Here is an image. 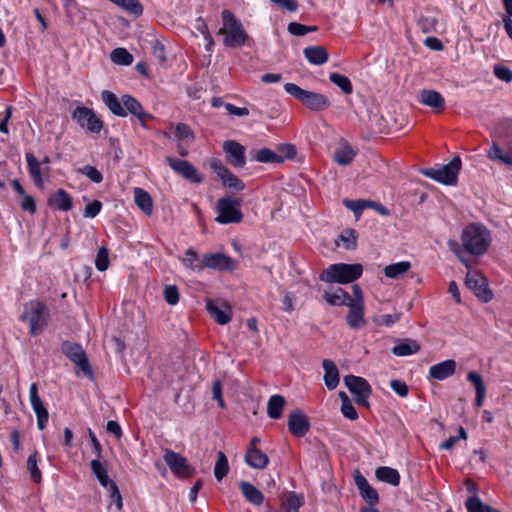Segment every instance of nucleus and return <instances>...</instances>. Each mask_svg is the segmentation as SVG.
<instances>
[{
  "mask_svg": "<svg viewBox=\"0 0 512 512\" xmlns=\"http://www.w3.org/2000/svg\"><path fill=\"white\" fill-rule=\"evenodd\" d=\"M461 242L462 246L457 241L450 240L448 245L459 261L467 268H470V262L466 257V253L475 256L483 255L491 243V235L484 225L472 223L463 229Z\"/></svg>",
  "mask_w": 512,
  "mask_h": 512,
  "instance_id": "nucleus-1",
  "label": "nucleus"
},
{
  "mask_svg": "<svg viewBox=\"0 0 512 512\" xmlns=\"http://www.w3.org/2000/svg\"><path fill=\"white\" fill-rule=\"evenodd\" d=\"M101 99L113 115L126 117L131 114L138 119L144 128L146 127V121L152 119V115L144 111L141 103L129 94H124L119 99L115 93L104 90L101 93Z\"/></svg>",
  "mask_w": 512,
  "mask_h": 512,
  "instance_id": "nucleus-2",
  "label": "nucleus"
},
{
  "mask_svg": "<svg viewBox=\"0 0 512 512\" xmlns=\"http://www.w3.org/2000/svg\"><path fill=\"white\" fill-rule=\"evenodd\" d=\"M362 273L363 267L361 264L337 263L322 271L319 279L326 283L346 284L359 279Z\"/></svg>",
  "mask_w": 512,
  "mask_h": 512,
  "instance_id": "nucleus-3",
  "label": "nucleus"
},
{
  "mask_svg": "<svg viewBox=\"0 0 512 512\" xmlns=\"http://www.w3.org/2000/svg\"><path fill=\"white\" fill-rule=\"evenodd\" d=\"M223 28L219 33L224 34L223 43L226 47H241L248 39V34L243 28L242 23L234 16V14L227 9L221 13Z\"/></svg>",
  "mask_w": 512,
  "mask_h": 512,
  "instance_id": "nucleus-4",
  "label": "nucleus"
},
{
  "mask_svg": "<svg viewBox=\"0 0 512 512\" xmlns=\"http://www.w3.org/2000/svg\"><path fill=\"white\" fill-rule=\"evenodd\" d=\"M284 90L300 101L306 108L313 111H323L331 105V101L326 95L302 89L294 83H286Z\"/></svg>",
  "mask_w": 512,
  "mask_h": 512,
  "instance_id": "nucleus-5",
  "label": "nucleus"
},
{
  "mask_svg": "<svg viewBox=\"0 0 512 512\" xmlns=\"http://www.w3.org/2000/svg\"><path fill=\"white\" fill-rule=\"evenodd\" d=\"M48 316V309L41 301H31L25 305L22 318L28 320L31 336H36L42 332L47 325Z\"/></svg>",
  "mask_w": 512,
  "mask_h": 512,
  "instance_id": "nucleus-6",
  "label": "nucleus"
},
{
  "mask_svg": "<svg viewBox=\"0 0 512 512\" xmlns=\"http://www.w3.org/2000/svg\"><path fill=\"white\" fill-rule=\"evenodd\" d=\"M461 159L455 156L448 164L440 168H428L422 170V174L445 185H455L457 183L458 174L461 170Z\"/></svg>",
  "mask_w": 512,
  "mask_h": 512,
  "instance_id": "nucleus-7",
  "label": "nucleus"
},
{
  "mask_svg": "<svg viewBox=\"0 0 512 512\" xmlns=\"http://www.w3.org/2000/svg\"><path fill=\"white\" fill-rule=\"evenodd\" d=\"M241 200L231 197L220 198L217 202L216 210L218 216L216 222L220 224L240 223L243 214L240 210Z\"/></svg>",
  "mask_w": 512,
  "mask_h": 512,
  "instance_id": "nucleus-8",
  "label": "nucleus"
},
{
  "mask_svg": "<svg viewBox=\"0 0 512 512\" xmlns=\"http://www.w3.org/2000/svg\"><path fill=\"white\" fill-rule=\"evenodd\" d=\"M344 384L349 392L354 396V401L364 407H369V397L372 394V387L369 382L359 376L346 375Z\"/></svg>",
  "mask_w": 512,
  "mask_h": 512,
  "instance_id": "nucleus-9",
  "label": "nucleus"
},
{
  "mask_svg": "<svg viewBox=\"0 0 512 512\" xmlns=\"http://www.w3.org/2000/svg\"><path fill=\"white\" fill-rule=\"evenodd\" d=\"M71 117L77 124L90 133L98 134L103 129V121L96 113L85 106H77L71 113Z\"/></svg>",
  "mask_w": 512,
  "mask_h": 512,
  "instance_id": "nucleus-10",
  "label": "nucleus"
},
{
  "mask_svg": "<svg viewBox=\"0 0 512 512\" xmlns=\"http://www.w3.org/2000/svg\"><path fill=\"white\" fill-rule=\"evenodd\" d=\"M63 354L71 360L89 378H93V370L81 345L69 341L62 343Z\"/></svg>",
  "mask_w": 512,
  "mask_h": 512,
  "instance_id": "nucleus-11",
  "label": "nucleus"
},
{
  "mask_svg": "<svg viewBox=\"0 0 512 512\" xmlns=\"http://www.w3.org/2000/svg\"><path fill=\"white\" fill-rule=\"evenodd\" d=\"M163 459L171 472L179 478H189L195 472L184 456L171 449H164Z\"/></svg>",
  "mask_w": 512,
  "mask_h": 512,
  "instance_id": "nucleus-12",
  "label": "nucleus"
},
{
  "mask_svg": "<svg viewBox=\"0 0 512 512\" xmlns=\"http://www.w3.org/2000/svg\"><path fill=\"white\" fill-rule=\"evenodd\" d=\"M466 286L479 298L487 303L492 300L493 293L488 288L487 279L478 271H469L465 279Z\"/></svg>",
  "mask_w": 512,
  "mask_h": 512,
  "instance_id": "nucleus-13",
  "label": "nucleus"
},
{
  "mask_svg": "<svg viewBox=\"0 0 512 512\" xmlns=\"http://www.w3.org/2000/svg\"><path fill=\"white\" fill-rule=\"evenodd\" d=\"M210 168L220 178L222 185L226 188L236 191H242L245 188L244 182L234 175L222 162L217 158L210 161Z\"/></svg>",
  "mask_w": 512,
  "mask_h": 512,
  "instance_id": "nucleus-14",
  "label": "nucleus"
},
{
  "mask_svg": "<svg viewBox=\"0 0 512 512\" xmlns=\"http://www.w3.org/2000/svg\"><path fill=\"white\" fill-rule=\"evenodd\" d=\"M166 162L172 170L180 174L191 183H201L203 181V177L190 162L174 157H167Z\"/></svg>",
  "mask_w": 512,
  "mask_h": 512,
  "instance_id": "nucleus-15",
  "label": "nucleus"
},
{
  "mask_svg": "<svg viewBox=\"0 0 512 512\" xmlns=\"http://www.w3.org/2000/svg\"><path fill=\"white\" fill-rule=\"evenodd\" d=\"M288 430L295 437H304L310 430V421L300 409L293 410L288 415Z\"/></svg>",
  "mask_w": 512,
  "mask_h": 512,
  "instance_id": "nucleus-16",
  "label": "nucleus"
},
{
  "mask_svg": "<svg viewBox=\"0 0 512 512\" xmlns=\"http://www.w3.org/2000/svg\"><path fill=\"white\" fill-rule=\"evenodd\" d=\"M205 268H211L220 271H233L238 262L230 256L223 253H211L204 255Z\"/></svg>",
  "mask_w": 512,
  "mask_h": 512,
  "instance_id": "nucleus-17",
  "label": "nucleus"
},
{
  "mask_svg": "<svg viewBox=\"0 0 512 512\" xmlns=\"http://www.w3.org/2000/svg\"><path fill=\"white\" fill-rule=\"evenodd\" d=\"M206 309L209 315L220 325H225L231 321V307L226 302L208 299Z\"/></svg>",
  "mask_w": 512,
  "mask_h": 512,
  "instance_id": "nucleus-18",
  "label": "nucleus"
},
{
  "mask_svg": "<svg viewBox=\"0 0 512 512\" xmlns=\"http://www.w3.org/2000/svg\"><path fill=\"white\" fill-rule=\"evenodd\" d=\"M223 150L227 154V160L235 168H243L246 164L245 147L235 140H227L223 143Z\"/></svg>",
  "mask_w": 512,
  "mask_h": 512,
  "instance_id": "nucleus-19",
  "label": "nucleus"
},
{
  "mask_svg": "<svg viewBox=\"0 0 512 512\" xmlns=\"http://www.w3.org/2000/svg\"><path fill=\"white\" fill-rule=\"evenodd\" d=\"M354 482L359 491L360 496L366 502L367 505H377L379 503V495L376 489H374L367 481V479L355 470Z\"/></svg>",
  "mask_w": 512,
  "mask_h": 512,
  "instance_id": "nucleus-20",
  "label": "nucleus"
},
{
  "mask_svg": "<svg viewBox=\"0 0 512 512\" xmlns=\"http://www.w3.org/2000/svg\"><path fill=\"white\" fill-rule=\"evenodd\" d=\"M28 172L33 179L34 184L38 188L44 187V180H43V174L48 175L49 174V167H46L42 169L40 161L37 160L35 155L31 152H27L25 154Z\"/></svg>",
  "mask_w": 512,
  "mask_h": 512,
  "instance_id": "nucleus-21",
  "label": "nucleus"
},
{
  "mask_svg": "<svg viewBox=\"0 0 512 512\" xmlns=\"http://www.w3.org/2000/svg\"><path fill=\"white\" fill-rule=\"evenodd\" d=\"M456 371V362L448 359L443 362L432 365L429 368L428 378L443 381L451 377Z\"/></svg>",
  "mask_w": 512,
  "mask_h": 512,
  "instance_id": "nucleus-22",
  "label": "nucleus"
},
{
  "mask_svg": "<svg viewBox=\"0 0 512 512\" xmlns=\"http://www.w3.org/2000/svg\"><path fill=\"white\" fill-rule=\"evenodd\" d=\"M419 102L431 107L435 112H442L445 108L444 97L436 90L423 89L418 95Z\"/></svg>",
  "mask_w": 512,
  "mask_h": 512,
  "instance_id": "nucleus-23",
  "label": "nucleus"
},
{
  "mask_svg": "<svg viewBox=\"0 0 512 512\" xmlns=\"http://www.w3.org/2000/svg\"><path fill=\"white\" fill-rule=\"evenodd\" d=\"M349 307L348 314L346 316V322L349 327L353 329H360L366 325L364 318V304L351 303L347 305Z\"/></svg>",
  "mask_w": 512,
  "mask_h": 512,
  "instance_id": "nucleus-24",
  "label": "nucleus"
},
{
  "mask_svg": "<svg viewBox=\"0 0 512 512\" xmlns=\"http://www.w3.org/2000/svg\"><path fill=\"white\" fill-rule=\"evenodd\" d=\"M47 203L49 206L65 212L73 207L72 197L62 188L57 189L54 194L50 195Z\"/></svg>",
  "mask_w": 512,
  "mask_h": 512,
  "instance_id": "nucleus-25",
  "label": "nucleus"
},
{
  "mask_svg": "<svg viewBox=\"0 0 512 512\" xmlns=\"http://www.w3.org/2000/svg\"><path fill=\"white\" fill-rule=\"evenodd\" d=\"M244 460L248 466L259 470L266 468L269 464L268 456L257 447L247 448Z\"/></svg>",
  "mask_w": 512,
  "mask_h": 512,
  "instance_id": "nucleus-26",
  "label": "nucleus"
},
{
  "mask_svg": "<svg viewBox=\"0 0 512 512\" xmlns=\"http://www.w3.org/2000/svg\"><path fill=\"white\" fill-rule=\"evenodd\" d=\"M306 60L316 66L325 64L329 59V53L323 46H308L303 50Z\"/></svg>",
  "mask_w": 512,
  "mask_h": 512,
  "instance_id": "nucleus-27",
  "label": "nucleus"
},
{
  "mask_svg": "<svg viewBox=\"0 0 512 512\" xmlns=\"http://www.w3.org/2000/svg\"><path fill=\"white\" fill-rule=\"evenodd\" d=\"M322 366L324 369V383L329 390H334L339 384L338 368L330 359H324Z\"/></svg>",
  "mask_w": 512,
  "mask_h": 512,
  "instance_id": "nucleus-28",
  "label": "nucleus"
},
{
  "mask_svg": "<svg viewBox=\"0 0 512 512\" xmlns=\"http://www.w3.org/2000/svg\"><path fill=\"white\" fill-rule=\"evenodd\" d=\"M467 380L473 384L476 392V399H475V405L476 407L480 408L482 407L484 403V399L486 396V387L483 381L482 376L476 372L471 371L467 375Z\"/></svg>",
  "mask_w": 512,
  "mask_h": 512,
  "instance_id": "nucleus-29",
  "label": "nucleus"
},
{
  "mask_svg": "<svg viewBox=\"0 0 512 512\" xmlns=\"http://www.w3.org/2000/svg\"><path fill=\"white\" fill-rule=\"evenodd\" d=\"M240 490L243 496L249 501L251 504L260 506L264 501L263 493L256 488L254 485L247 481H241L239 483Z\"/></svg>",
  "mask_w": 512,
  "mask_h": 512,
  "instance_id": "nucleus-30",
  "label": "nucleus"
},
{
  "mask_svg": "<svg viewBox=\"0 0 512 512\" xmlns=\"http://www.w3.org/2000/svg\"><path fill=\"white\" fill-rule=\"evenodd\" d=\"M419 343L411 338L400 340L393 348L392 353L396 356H409L420 351Z\"/></svg>",
  "mask_w": 512,
  "mask_h": 512,
  "instance_id": "nucleus-31",
  "label": "nucleus"
},
{
  "mask_svg": "<svg viewBox=\"0 0 512 512\" xmlns=\"http://www.w3.org/2000/svg\"><path fill=\"white\" fill-rule=\"evenodd\" d=\"M323 298L331 306H347L352 300V297L342 288H337L334 292H325Z\"/></svg>",
  "mask_w": 512,
  "mask_h": 512,
  "instance_id": "nucleus-32",
  "label": "nucleus"
},
{
  "mask_svg": "<svg viewBox=\"0 0 512 512\" xmlns=\"http://www.w3.org/2000/svg\"><path fill=\"white\" fill-rule=\"evenodd\" d=\"M375 476L379 481L384 483H388L392 486H398L400 483V474L399 472L391 467L381 466L378 467L375 471Z\"/></svg>",
  "mask_w": 512,
  "mask_h": 512,
  "instance_id": "nucleus-33",
  "label": "nucleus"
},
{
  "mask_svg": "<svg viewBox=\"0 0 512 512\" xmlns=\"http://www.w3.org/2000/svg\"><path fill=\"white\" fill-rule=\"evenodd\" d=\"M285 398L281 395H272L267 403V415L271 419H279L282 416V411L285 406Z\"/></svg>",
  "mask_w": 512,
  "mask_h": 512,
  "instance_id": "nucleus-34",
  "label": "nucleus"
},
{
  "mask_svg": "<svg viewBox=\"0 0 512 512\" xmlns=\"http://www.w3.org/2000/svg\"><path fill=\"white\" fill-rule=\"evenodd\" d=\"M134 197L136 205L146 214L151 215L153 211L152 198L148 192L142 188L134 189Z\"/></svg>",
  "mask_w": 512,
  "mask_h": 512,
  "instance_id": "nucleus-35",
  "label": "nucleus"
},
{
  "mask_svg": "<svg viewBox=\"0 0 512 512\" xmlns=\"http://www.w3.org/2000/svg\"><path fill=\"white\" fill-rule=\"evenodd\" d=\"M90 466L101 486L109 488L113 481L109 479L106 467L98 459L92 460Z\"/></svg>",
  "mask_w": 512,
  "mask_h": 512,
  "instance_id": "nucleus-36",
  "label": "nucleus"
},
{
  "mask_svg": "<svg viewBox=\"0 0 512 512\" xmlns=\"http://www.w3.org/2000/svg\"><path fill=\"white\" fill-rule=\"evenodd\" d=\"M127 13L139 17L143 13V6L139 0H109Z\"/></svg>",
  "mask_w": 512,
  "mask_h": 512,
  "instance_id": "nucleus-37",
  "label": "nucleus"
},
{
  "mask_svg": "<svg viewBox=\"0 0 512 512\" xmlns=\"http://www.w3.org/2000/svg\"><path fill=\"white\" fill-rule=\"evenodd\" d=\"M254 159L261 163H283L285 157L276 153L275 151L269 148H262L258 150L255 154Z\"/></svg>",
  "mask_w": 512,
  "mask_h": 512,
  "instance_id": "nucleus-38",
  "label": "nucleus"
},
{
  "mask_svg": "<svg viewBox=\"0 0 512 512\" xmlns=\"http://www.w3.org/2000/svg\"><path fill=\"white\" fill-rule=\"evenodd\" d=\"M355 156L353 148L346 144L335 151L334 160L337 164L346 166L354 160Z\"/></svg>",
  "mask_w": 512,
  "mask_h": 512,
  "instance_id": "nucleus-39",
  "label": "nucleus"
},
{
  "mask_svg": "<svg viewBox=\"0 0 512 512\" xmlns=\"http://www.w3.org/2000/svg\"><path fill=\"white\" fill-rule=\"evenodd\" d=\"M411 268V263L408 261H401L393 263L385 267L384 274L391 279H397L404 275Z\"/></svg>",
  "mask_w": 512,
  "mask_h": 512,
  "instance_id": "nucleus-40",
  "label": "nucleus"
},
{
  "mask_svg": "<svg viewBox=\"0 0 512 512\" xmlns=\"http://www.w3.org/2000/svg\"><path fill=\"white\" fill-rule=\"evenodd\" d=\"M183 263L186 267L196 271H201L205 268L204 258L200 259L198 253L192 248L185 251Z\"/></svg>",
  "mask_w": 512,
  "mask_h": 512,
  "instance_id": "nucleus-41",
  "label": "nucleus"
},
{
  "mask_svg": "<svg viewBox=\"0 0 512 512\" xmlns=\"http://www.w3.org/2000/svg\"><path fill=\"white\" fill-rule=\"evenodd\" d=\"M329 80L336 85L344 94L350 95L353 92V85L347 76L333 72L329 75Z\"/></svg>",
  "mask_w": 512,
  "mask_h": 512,
  "instance_id": "nucleus-42",
  "label": "nucleus"
},
{
  "mask_svg": "<svg viewBox=\"0 0 512 512\" xmlns=\"http://www.w3.org/2000/svg\"><path fill=\"white\" fill-rule=\"evenodd\" d=\"M229 472V464L226 455L219 451L217 453V461L214 466V476L218 481H221Z\"/></svg>",
  "mask_w": 512,
  "mask_h": 512,
  "instance_id": "nucleus-43",
  "label": "nucleus"
},
{
  "mask_svg": "<svg viewBox=\"0 0 512 512\" xmlns=\"http://www.w3.org/2000/svg\"><path fill=\"white\" fill-rule=\"evenodd\" d=\"M111 60L115 64L128 66L133 62V56L125 48H115L111 52Z\"/></svg>",
  "mask_w": 512,
  "mask_h": 512,
  "instance_id": "nucleus-44",
  "label": "nucleus"
},
{
  "mask_svg": "<svg viewBox=\"0 0 512 512\" xmlns=\"http://www.w3.org/2000/svg\"><path fill=\"white\" fill-rule=\"evenodd\" d=\"M27 470L30 474L31 480L34 483H40L42 480V474L38 468L37 452L35 451L27 459Z\"/></svg>",
  "mask_w": 512,
  "mask_h": 512,
  "instance_id": "nucleus-45",
  "label": "nucleus"
},
{
  "mask_svg": "<svg viewBox=\"0 0 512 512\" xmlns=\"http://www.w3.org/2000/svg\"><path fill=\"white\" fill-rule=\"evenodd\" d=\"M346 250H354L357 247V234L353 229H346L339 235Z\"/></svg>",
  "mask_w": 512,
  "mask_h": 512,
  "instance_id": "nucleus-46",
  "label": "nucleus"
},
{
  "mask_svg": "<svg viewBox=\"0 0 512 512\" xmlns=\"http://www.w3.org/2000/svg\"><path fill=\"white\" fill-rule=\"evenodd\" d=\"M303 500L302 497L295 493H291L288 495L286 500L283 502L282 506L285 512H298L299 508L302 506Z\"/></svg>",
  "mask_w": 512,
  "mask_h": 512,
  "instance_id": "nucleus-47",
  "label": "nucleus"
},
{
  "mask_svg": "<svg viewBox=\"0 0 512 512\" xmlns=\"http://www.w3.org/2000/svg\"><path fill=\"white\" fill-rule=\"evenodd\" d=\"M95 267L98 271H105L109 267V251L106 247H100L98 249L96 259H95Z\"/></svg>",
  "mask_w": 512,
  "mask_h": 512,
  "instance_id": "nucleus-48",
  "label": "nucleus"
},
{
  "mask_svg": "<svg viewBox=\"0 0 512 512\" xmlns=\"http://www.w3.org/2000/svg\"><path fill=\"white\" fill-rule=\"evenodd\" d=\"M343 204L346 208L353 211L357 218H359L364 209L367 208V200L344 199Z\"/></svg>",
  "mask_w": 512,
  "mask_h": 512,
  "instance_id": "nucleus-49",
  "label": "nucleus"
},
{
  "mask_svg": "<svg viewBox=\"0 0 512 512\" xmlns=\"http://www.w3.org/2000/svg\"><path fill=\"white\" fill-rule=\"evenodd\" d=\"M468 512H487L489 505L483 504L477 495L469 497L465 503Z\"/></svg>",
  "mask_w": 512,
  "mask_h": 512,
  "instance_id": "nucleus-50",
  "label": "nucleus"
},
{
  "mask_svg": "<svg viewBox=\"0 0 512 512\" xmlns=\"http://www.w3.org/2000/svg\"><path fill=\"white\" fill-rule=\"evenodd\" d=\"M175 135L180 140L192 141L194 139V133L189 125L185 123H178L175 129Z\"/></svg>",
  "mask_w": 512,
  "mask_h": 512,
  "instance_id": "nucleus-51",
  "label": "nucleus"
},
{
  "mask_svg": "<svg viewBox=\"0 0 512 512\" xmlns=\"http://www.w3.org/2000/svg\"><path fill=\"white\" fill-rule=\"evenodd\" d=\"M163 294L167 304L173 306L179 302V291L175 285L165 286Z\"/></svg>",
  "mask_w": 512,
  "mask_h": 512,
  "instance_id": "nucleus-52",
  "label": "nucleus"
},
{
  "mask_svg": "<svg viewBox=\"0 0 512 512\" xmlns=\"http://www.w3.org/2000/svg\"><path fill=\"white\" fill-rule=\"evenodd\" d=\"M494 75L506 83L512 81V70L504 65L497 64L493 68Z\"/></svg>",
  "mask_w": 512,
  "mask_h": 512,
  "instance_id": "nucleus-53",
  "label": "nucleus"
},
{
  "mask_svg": "<svg viewBox=\"0 0 512 512\" xmlns=\"http://www.w3.org/2000/svg\"><path fill=\"white\" fill-rule=\"evenodd\" d=\"M81 173L87 176L94 183H101L103 180L102 173L94 166L86 165L82 168Z\"/></svg>",
  "mask_w": 512,
  "mask_h": 512,
  "instance_id": "nucleus-54",
  "label": "nucleus"
},
{
  "mask_svg": "<svg viewBox=\"0 0 512 512\" xmlns=\"http://www.w3.org/2000/svg\"><path fill=\"white\" fill-rule=\"evenodd\" d=\"M22 201L20 203V207L23 211L29 212L30 214L36 213V201L33 196L27 195L26 193L21 196Z\"/></svg>",
  "mask_w": 512,
  "mask_h": 512,
  "instance_id": "nucleus-55",
  "label": "nucleus"
},
{
  "mask_svg": "<svg viewBox=\"0 0 512 512\" xmlns=\"http://www.w3.org/2000/svg\"><path fill=\"white\" fill-rule=\"evenodd\" d=\"M101 209L102 203L99 200H93L91 203L86 205L83 215L86 218H94L100 213Z\"/></svg>",
  "mask_w": 512,
  "mask_h": 512,
  "instance_id": "nucleus-56",
  "label": "nucleus"
},
{
  "mask_svg": "<svg viewBox=\"0 0 512 512\" xmlns=\"http://www.w3.org/2000/svg\"><path fill=\"white\" fill-rule=\"evenodd\" d=\"M390 387L400 397H406L409 393V388H408L407 384L402 380H398V379L391 380Z\"/></svg>",
  "mask_w": 512,
  "mask_h": 512,
  "instance_id": "nucleus-57",
  "label": "nucleus"
},
{
  "mask_svg": "<svg viewBox=\"0 0 512 512\" xmlns=\"http://www.w3.org/2000/svg\"><path fill=\"white\" fill-rule=\"evenodd\" d=\"M341 412L344 417H346L350 420L358 419V413L350 400H347L346 402L344 401V403H341Z\"/></svg>",
  "mask_w": 512,
  "mask_h": 512,
  "instance_id": "nucleus-58",
  "label": "nucleus"
},
{
  "mask_svg": "<svg viewBox=\"0 0 512 512\" xmlns=\"http://www.w3.org/2000/svg\"><path fill=\"white\" fill-rule=\"evenodd\" d=\"M110 493V498L116 507L120 510L123 507L122 496L115 482H112L110 487L107 488Z\"/></svg>",
  "mask_w": 512,
  "mask_h": 512,
  "instance_id": "nucleus-59",
  "label": "nucleus"
},
{
  "mask_svg": "<svg viewBox=\"0 0 512 512\" xmlns=\"http://www.w3.org/2000/svg\"><path fill=\"white\" fill-rule=\"evenodd\" d=\"M487 156L490 160L501 163L504 157V152L502 148L497 143L494 142L489 148Z\"/></svg>",
  "mask_w": 512,
  "mask_h": 512,
  "instance_id": "nucleus-60",
  "label": "nucleus"
},
{
  "mask_svg": "<svg viewBox=\"0 0 512 512\" xmlns=\"http://www.w3.org/2000/svg\"><path fill=\"white\" fill-rule=\"evenodd\" d=\"M212 395H213V399H215L218 402V405L221 408H224L225 403H224V399H223V396H222V383H221V381L217 380V381H215L213 383V385H212Z\"/></svg>",
  "mask_w": 512,
  "mask_h": 512,
  "instance_id": "nucleus-61",
  "label": "nucleus"
},
{
  "mask_svg": "<svg viewBox=\"0 0 512 512\" xmlns=\"http://www.w3.org/2000/svg\"><path fill=\"white\" fill-rule=\"evenodd\" d=\"M287 30L291 35H294V36H304L307 34L306 25H303V24H300L297 22L289 23Z\"/></svg>",
  "mask_w": 512,
  "mask_h": 512,
  "instance_id": "nucleus-62",
  "label": "nucleus"
},
{
  "mask_svg": "<svg viewBox=\"0 0 512 512\" xmlns=\"http://www.w3.org/2000/svg\"><path fill=\"white\" fill-rule=\"evenodd\" d=\"M225 109L228 112V114H230V115L239 116V117L249 115V110L246 107H236L235 105H233L231 103H226Z\"/></svg>",
  "mask_w": 512,
  "mask_h": 512,
  "instance_id": "nucleus-63",
  "label": "nucleus"
},
{
  "mask_svg": "<svg viewBox=\"0 0 512 512\" xmlns=\"http://www.w3.org/2000/svg\"><path fill=\"white\" fill-rule=\"evenodd\" d=\"M278 150L280 151V155L285 157V159H292L296 155L295 146L292 144H282L278 146Z\"/></svg>",
  "mask_w": 512,
  "mask_h": 512,
  "instance_id": "nucleus-64",
  "label": "nucleus"
}]
</instances>
